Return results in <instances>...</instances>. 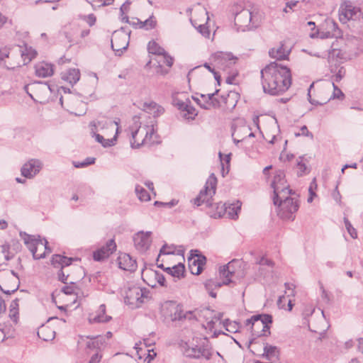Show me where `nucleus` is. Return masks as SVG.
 <instances>
[{
	"label": "nucleus",
	"instance_id": "37998d69",
	"mask_svg": "<svg viewBox=\"0 0 363 363\" xmlns=\"http://www.w3.org/2000/svg\"><path fill=\"white\" fill-rule=\"evenodd\" d=\"M252 320H259V322L263 323L264 326H269V324L272 322V317L269 314H261L252 316Z\"/></svg>",
	"mask_w": 363,
	"mask_h": 363
},
{
	"label": "nucleus",
	"instance_id": "a878e982",
	"mask_svg": "<svg viewBox=\"0 0 363 363\" xmlns=\"http://www.w3.org/2000/svg\"><path fill=\"white\" fill-rule=\"evenodd\" d=\"M18 55H21L22 59V64L23 65L29 63L33 58L35 57L37 52L31 47L25 45L24 47L18 46Z\"/></svg>",
	"mask_w": 363,
	"mask_h": 363
},
{
	"label": "nucleus",
	"instance_id": "79ce46f5",
	"mask_svg": "<svg viewBox=\"0 0 363 363\" xmlns=\"http://www.w3.org/2000/svg\"><path fill=\"white\" fill-rule=\"evenodd\" d=\"M182 111L184 112L183 117L188 120H193L194 119L195 116H197V111L196 108L191 105V102Z\"/></svg>",
	"mask_w": 363,
	"mask_h": 363
},
{
	"label": "nucleus",
	"instance_id": "4d7b16f0",
	"mask_svg": "<svg viewBox=\"0 0 363 363\" xmlns=\"http://www.w3.org/2000/svg\"><path fill=\"white\" fill-rule=\"evenodd\" d=\"M18 309H10L9 317L15 323H17L18 318Z\"/></svg>",
	"mask_w": 363,
	"mask_h": 363
},
{
	"label": "nucleus",
	"instance_id": "f8f14e48",
	"mask_svg": "<svg viewBox=\"0 0 363 363\" xmlns=\"http://www.w3.org/2000/svg\"><path fill=\"white\" fill-rule=\"evenodd\" d=\"M155 129L153 125H140L137 129L132 131V138L130 139V145L132 148H138L150 140L154 134Z\"/></svg>",
	"mask_w": 363,
	"mask_h": 363
},
{
	"label": "nucleus",
	"instance_id": "20e7f679",
	"mask_svg": "<svg viewBox=\"0 0 363 363\" xmlns=\"http://www.w3.org/2000/svg\"><path fill=\"white\" fill-rule=\"evenodd\" d=\"M235 24L245 29L251 30L257 28L262 21V15L254 6L246 8L237 13L235 16Z\"/></svg>",
	"mask_w": 363,
	"mask_h": 363
},
{
	"label": "nucleus",
	"instance_id": "ddd939ff",
	"mask_svg": "<svg viewBox=\"0 0 363 363\" xmlns=\"http://www.w3.org/2000/svg\"><path fill=\"white\" fill-rule=\"evenodd\" d=\"M362 16L359 7L354 5L350 1H344L340 6V21H348L359 19Z\"/></svg>",
	"mask_w": 363,
	"mask_h": 363
},
{
	"label": "nucleus",
	"instance_id": "ea45409f",
	"mask_svg": "<svg viewBox=\"0 0 363 363\" xmlns=\"http://www.w3.org/2000/svg\"><path fill=\"white\" fill-rule=\"evenodd\" d=\"M135 193L141 201H148L150 200V196L147 191L140 185H136Z\"/></svg>",
	"mask_w": 363,
	"mask_h": 363
},
{
	"label": "nucleus",
	"instance_id": "58836bf2",
	"mask_svg": "<svg viewBox=\"0 0 363 363\" xmlns=\"http://www.w3.org/2000/svg\"><path fill=\"white\" fill-rule=\"evenodd\" d=\"M148 52L153 55H162L165 53L164 48L160 47L156 42L150 41L147 45Z\"/></svg>",
	"mask_w": 363,
	"mask_h": 363
},
{
	"label": "nucleus",
	"instance_id": "3c124183",
	"mask_svg": "<svg viewBox=\"0 0 363 363\" xmlns=\"http://www.w3.org/2000/svg\"><path fill=\"white\" fill-rule=\"evenodd\" d=\"M297 167H298V176H302L307 173V167L305 163L302 162V160H300L297 162Z\"/></svg>",
	"mask_w": 363,
	"mask_h": 363
},
{
	"label": "nucleus",
	"instance_id": "2f4dec72",
	"mask_svg": "<svg viewBox=\"0 0 363 363\" xmlns=\"http://www.w3.org/2000/svg\"><path fill=\"white\" fill-rule=\"evenodd\" d=\"M62 79L70 84H75L80 79V72L78 69H69L62 74Z\"/></svg>",
	"mask_w": 363,
	"mask_h": 363
},
{
	"label": "nucleus",
	"instance_id": "bb28decb",
	"mask_svg": "<svg viewBox=\"0 0 363 363\" xmlns=\"http://www.w3.org/2000/svg\"><path fill=\"white\" fill-rule=\"evenodd\" d=\"M200 13L202 16H203V21H205V23L198 24L194 20H191V22L194 27H195L203 36L208 38L210 35V30L206 26V24L209 20L208 11L205 9H201Z\"/></svg>",
	"mask_w": 363,
	"mask_h": 363
},
{
	"label": "nucleus",
	"instance_id": "2eb2a0df",
	"mask_svg": "<svg viewBox=\"0 0 363 363\" xmlns=\"http://www.w3.org/2000/svg\"><path fill=\"white\" fill-rule=\"evenodd\" d=\"M198 250H191L188 257L189 267L193 274H200L206 264V257L198 254Z\"/></svg>",
	"mask_w": 363,
	"mask_h": 363
},
{
	"label": "nucleus",
	"instance_id": "5701e85b",
	"mask_svg": "<svg viewBox=\"0 0 363 363\" xmlns=\"http://www.w3.org/2000/svg\"><path fill=\"white\" fill-rule=\"evenodd\" d=\"M290 52L291 48L286 47L283 43H281L278 46L270 49L269 55L272 58L282 60L288 59Z\"/></svg>",
	"mask_w": 363,
	"mask_h": 363
},
{
	"label": "nucleus",
	"instance_id": "473e14b6",
	"mask_svg": "<svg viewBox=\"0 0 363 363\" xmlns=\"http://www.w3.org/2000/svg\"><path fill=\"white\" fill-rule=\"evenodd\" d=\"M218 91L219 90L217 89L214 93L208 94L207 95L201 94V97L206 100V104H201V106L205 109H208L211 105L214 108H219L220 103L217 99L214 98V95L217 94Z\"/></svg>",
	"mask_w": 363,
	"mask_h": 363
},
{
	"label": "nucleus",
	"instance_id": "a19ab883",
	"mask_svg": "<svg viewBox=\"0 0 363 363\" xmlns=\"http://www.w3.org/2000/svg\"><path fill=\"white\" fill-rule=\"evenodd\" d=\"M184 265L182 263H179L172 267V273L170 274V275L173 277L180 279L182 277H184Z\"/></svg>",
	"mask_w": 363,
	"mask_h": 363
},
{
	"label": "nucleus",
	"instance_id": "f704fd0d",
	"mask_svg": "<svg viewBox=\"0 0 363 363\" xmlns=\"http://www.w3.org/2000/svg\"><path fill=\"white\" fill-rule=\"evenodd\" d=\"M136 24L139 26L140 28H144L147 30L155 28L157 25V21L153 14H152L145 21H140L136 18Z\"/></svg>",
	"mask_w": 363,
	"mask_h": 363
},
{
	"label": "nucleus",
	"instance_id": "0e129e2a",
	"mask_svg": "<svg viewBox=\"0 0 363 363\" xmlns=\"http://www.w3.org/2000/svg\"><path fill=\"white\" fill-rule=\"evenodd\" d=\"M320 290L322 292V294H321L322 298L328 302L330 301L329 294L326 291V290L324 289L323 285H321V286H320Z\"/></svg>",
	"mask_w": 363,
	"mask_h": 363
},
{
	"label": "nucleus",
	"instance_id": "39448f33",
	"mask_svg": "<svg viewBox=\"0 0 363 363\" xmlns=\"http://www.w3.org/2000/svg\"><path fill=\"white\" fill-rule=\"evenodd\" d=\"M19 235L35 259L44 258L46 253L51 252L46 239H40L39 235L36 238L35 235H30L22 231L20 232Z\"/></svg>",
	"mask_w": 363,
	"mask_h": 363
},
{
	"label": "nucleus",
	"instance_id": "e433bc0d",
	"mask_svg": "<svg viewBox=\"0 0 363 363\" xmlns=\"http://www.w3.org/2000/svg\"><path fill=\"white\" fill-rule=\"evenodd\" d=\"M225 285L223 281L214 279H208L205 283V287L208 291L209 295L213 297H216V294L213 292L214 289L220 288L221 286Z\"/></svg>",
	"mask_w": 363,
	"mask_h": 363
},
{
	"label": "nucleus",
	"instance_id": "6e6552de",
	"mask_svg": "<svg viewBox=\"0 0 363 363\" xmlns=\"http://www.w3.org/2000/svg\"><path fill=\"white\" fill-rule=\"evenodd\" d=\"M217 178L214 174H211L208 178L204 189L201 190L199 195L193 199L194 205L199 206L205 203L207 207L212 206L213 196L216 194Z\"/></svg>",
	"mask_w": 363,
	"mask_h": 363
},
{
	"label": "nucleus",
	"instance_id": "864d4df0",
	"mask_svg": "<svg viewBox=\"0 0 363 363\" xmlns=\"http://www.w3.org/2000/svg\"><path fill=\"white\" fill-rule=\"evenodd\" d=\"M301 133H295V135L296 137H298V136H301V135H303V136H307V137H310L311 138H313V135L312 134V133H311L308 130V128L306 125H303L301 128Z\"/></svg>",
	"mask_w": 363,
	"mask_h": 363
},
{
	"label": "nucleus",
	"instance_id": "c85d7f7f",
	"mask_svg": "<svg viewBox=\"0 0 363 363\" xmlns=\"http://www.w3.org/2000/svg\"><path fill=\"white\" fill-rule=\"evenodd\" d=\"M143 110L150 114H152L154 117L162 115L164 111L161 106L154 101L145 102Z\"/></svg>",
	"mask_w": 363,
	"mask_h": 363
},
{
	"label": "nucleus",
	"instance_id": "b1692460",
	"mask_svg": "<svg viewBox=\"0 0 363 363\" xmlns=\"http://www.w3.org/2000/svg\"><path fill=\"white\" fill-rule=\"evenodd\" d=\"M142 278L147 284L152 287L155 286V284L149 282L146 280V278H154L160 286H164L165 278L164 275L159 272L152 270V269H146L143 270L142 272Z\"/></svg>",
	"mask_w": 363,
	"mask_h": 363
},
{
	"label": "nucleus",
	"instance_id": "cd10ccee",
	"mask_svg": "<svg viewBox=\"0 0 363 363\" xmlns=\"http://www.w3.org/2000/svg\"><path fill=\"white\" fill-rule=\"evenodd\" d=\"M36 76L39 77H48L53 74V66L46 62H40L35 66Z\"/></svg>",
	"mask_w": 363,
	"mask_h": 363
},
{
	"label": "nucleus",
	"instance_id": "de8ad7c7",
	"mask_svg": "<svg viewBox=\"0 0 363 363\" xmlns=\"http://www.w3.org/2000/svg\"><path fill=\"white\" fill-rule=\"evenodd\" d=\"M1 276H4V277H11V278H13V279H15V283L16 284H18V274L17 273H16L13 270H4L3 272H1L0 271V277Z\"/></svg>",
	"mask_w": 363,
	"mask_h": 363
},
{
	"label": "nucleus",
	"instance_id": "423d86ee",
	"mask_svg": "<svg viewBox=\"0 0 363 363\" xmlns=\"http://www.w3.org/2000/svg\"><path fill=\"white\" fill-rule=\"evenodd\" d=\"M161 313L165 319L172 322L195 318L193 311H184L183 306L174 301L165 302L162 306Z\"/></svg>",
	"mask_w": 363,
	"mask_h": 363
},
{
	"label": "nucleus",
	"instance_id": "6e6d98bb",
	"mask_svg": "<svg viewBox=\"0 0 363 363\" xmlns=\"http://www.w3.org/2000/svg\"><path fill=\"white\" fill-rule=\"evenodd\" d=\"M257 264L260 266V267H263V266H268L271 268H272L273 267V262L272 261H271L270 259L266 258V257H261L260 259L259 260V262H257Z\"/></svg>",
	"mask_w": 363,
	"mask_h": 363
},
{
	"label": "nucleus",
	"instance_id": "9d476101",
	"mask_svg": "<svg viewBox=\"0 0 363 363\" xmlns=\"http://www.w3.org/2000/svg\"><path fill=\"white\" fill-rule=\"evenodd\" d=\"M285 173L283 170L279 169L275 172L271 186L274 190L273 202L276 205L279 201V198H285V195L292 194V190L289 189V186L286 184L285 179Z\"/></svg>",
	"mask_w": 363,
	"mask_h": 363
},
{
	"label": "nucleus",
	"instance_id": "9b49d317",
	"mask_svg": "<svg viewBox=\"0 0 363 363\" xmlns=\"http://www.w3.org/2000/svg\"><path fill=\"white\" fill-rule=\"evenodd\" d=\"M130 31L122 27L121 30L114 31L111 39V48L118 56H121L127 50L130 40Z\"/></svg>",
	"mask_w": 363,
	"mask_h": 363
},
{
	"label": "nucleus",
	"instance_id": "393cba45",
	"mask_svg": "<svg viewBox=\"0 0 363 363\" xmlns=\"http://www.w3.org/2000/svg\"><path fill=\"white\" fill-rule=\"evenodd\" d=\"M111 316L106 315V305L99 306L95 314L90 315L89 320L90 323H107L111 320Z\"/></svg>",
	"mask_w": 363,
	"mask_h": 363
},
{
	"label": "nucleus",
	"instance_id": "0eeeda50",
	"mask_svg": "<svg viewBox=\"0 0 363 363\" xmlns=\"http://www.w3.org/2000/svg\"><path fill=\"white\" fill-rule=\"evenodd\" d=\"M150 298V292L146 288L138 286L129 287L125 292L124 300L131 308H139L143 303Z\"/></svg>",
	"mask_w": 363,
	"mask_h": 363
},
{
	"label": "nucleus",
	"instance_id": "7ed1b4c3",
	"mask_svg": "<svg viewBox=\"0 0 363 363\" xmlns=\"http://www.w3.org/2000/svg\"><path fill=\"white\" fill-rule=\"evenodd\" d=\"M183 354L191 359L210 360L214 351L207 337H195L182 345Z\"/></svg>",
	"mask_w": 363,
	"mask_h": 363
},
{
	"label": "nucleus",
	"instance_id": "f03ea898",
	"mask_svg": "<svg viewBox=\"0 0 363 363\" xmlns=\"http://www.w3.org/2000/svg\"><path fill=\"white\" fill-rule=\"evenodd\" d=\"M118 122L106 118L93 121L89 123L92 137L103 147L113 146L117 140L118 133Z\"/></svg>",
	"mask_w": 363,
	"mask_h": 363
},
{
	"label": "nucleus",
	"instance_id": "f257e3e1",
	"mask_svg": "<svg viewBox=\"0 0 363 363\" xmlns=\"http://www.w3.org/2000/svg\"><path fill=\"white\" fill-rule=\"evenodd\" d=\"M261 79L264 92L272 96L283 94L291 84L290 69L276 62L261 70Z\"/></svg>",
	"mask_w": 363,
	"mask_h": 363
},
{
	"label": "nucleus",
	"instance_id": "603ef678",
	"mask_svg": "<svg viewBox=\"0 0 363 363\" xmlns=\"http://www.w3.org/2000/svg\"><path fill=\"white\" fill-rule=\"evenodd\" d=\"M174 249H175V247L173 245L169 246L167 245H164L161 248V250L160 251V255H162H162L174 254Z\"/></svg>",
	"mask_w": 363,
	"mask_h": 363
},
{
	"label": "nucleus",
	"instance_id": "052dcab7",
	"mask_svg": "<svg viewBox=\"0 0 363 363\" xmlns=\"http://www.w3.org/2000/svg\"><path fill=\"white\" fill-rule=\"evenodd\" d=\"M84 20L90 26H92L95 24L96 19L94 14H89L88 16H84Z\"/></svg>",
	"mask_w": 363,
	"mask_h": 363
},
{
	"label": "nucleus",
	"instance_id": "dca6fc26",
	"mask_svg": "<svg viewBox=\"0 0 363 363\" xmlns=\"http://www.w3.org/2000/svg\"><path fill=\"white\" fill-rule=\"evenodd\" d=\"M150 231H139L133 235L135 247L140 252H145L152 243Z\"/></svg>",
	"mask_w": 363,
	"mask_h": 363
},
{
	"label": "nucleus",
	"instance_id": "774afa93",
	"mask_svg": "<svg viewBox=\"0 0 363 363\" xmlns=\"http://www.w3.org/2000/svg\"><path fill=\"white\" fill-rule=\"evenodd\" d=\"M18 288V284H16L13 288L11 290H4L3 289L1 288V290L6 294H8V295H10L13 293H14L16 291H17Z\"/></svg>",
	"mask_w": 363,
	"mask_h": 363
},
{
	"label": "nucleus",
	"instance_id": "13d9d810",
	"mask_svg": "<svg viewBox=\"0 0 363 363\" xmlns=\"http://www.w3.org/2000/svg\"><path fill=\"white\" fill-rule=\"evenodd\" d=\"M164 58V63H165L168 67H171L174 63V59L169 56L166 52L162 55Z\"/></svg>",
	"mask_w": 363,
	"mask_h": 363
},
{
	"label": "nucleus",
	"instance_id": "a211bd4d",
	"mask_svg": "<svg viewBox=\"0 0 363 363\" xmlns=\"http://www.w3.org/2000/svg\"><path fill=\"white\" fill-rule=\"evenodd\" d=\"M116 250V245L113 239L109 240L105 245L94 252L93 257L95 261H101L107 258Z\"/></svg>",
	"mask_w": 363,
	"mask_h": 363
},
{
	"label": "nucleus",
	"instance_id": "1a4fd4ad",
	"mask_svg": "<svg viewBox=\"0 0 363 363\" xmlns=\"http://www.w3.org/2000/svg\"><path fill=\"white\" fill-rule=\"evenodd\" d=\"M275 206H278L279 216L284 220H294L295 213L298 210L299 203L296 198L290 197L289 195H285V198H279V201Z\"/></svg>",
	"mask_w": 363,
	"mask_h": 363
},
{
	"label": "nucleus",
	"instance_id": "338daca9",
	"mask_svg": "<svg viewBox=\"0 0 363 363\" xmlns=\"http://www.w3.org/2000/svg\"><path fill=\"white\" fill-rule=\"evenodd\" d=\"M317 189L316 179L314 178L310 184L308 191H315Z\"/></svg>",
	"mask_w": 363,
	"mask_h": 363
},
{
	"label": "nucleus",
	"instance_id": "6ab92c4d",
	"mask_svg": "<svg viewBox=\"0 0 363 363\" xmlns=\"http://www.w3.org/2000/svg\"><path fill=\"white\" fill-rule=\"evenodd\" d=\"M237 262L233 260L228 262L227 264L223 265L219 269L220 276L224 278L223 284L228 285L230 283L234 282L233 278L235 275V265Z\"/></svg>",
	"mask_w": 363,
	"mask_h": 363
},
{
	"label": "nucleus",
	"instance_id": "4c0bfd02",
	"mask_svg": "<svg viewBox=\"0 0 363 363\" xmlns=\"http://www.w3.org/2000/svg\"><path fill=\"white\" fill-rule=\"evenodd\" d=\"M62 291L67 295L74 294L78 296L81 292V289L76 282L69 281V284L63 286Z\"/></svg>",
	"mask_w": 363,
	"mask_h": 363
},
{
	"label": "nucleus",
	"instance_id": "8fccbe9b",
	"mask_svg": "<svg viewBox=\"0 0 363 363\" xmlns=\"http://www.w3.org/2000/svg\"><path fill=\"white\" fill-rule=\"evenodd\" d=\"M9 245L11 246V252L13 251L16 253L21 251L22 247L21 244L17 240H11Z\"/></svg>",
	"mask_w": 363,
	"mask_h": 363
},
{
	"label": "nucleus",
	"instance_id": "4468645a",
	"mask_svg": "<svg viewBox=\"0 0 363 363\" xmlns=\"http://www.w3.org/2000/svg\"><path fill=\"white\" fill-rule=\"evenodd\" d=\"M211 60L218 68L225 70L234 65L238 60L231 52H217L212 55Z\"/></svg>",
	"mask_w": 363,
	"mask_h": 363
},
{
	"label": "nucleus",
	"instance_id": "f3484780",
	"mask_svg": "<svg viewBox=\"0 0 363 363\" xmlns=\"http://www.w3.org/2000/svg\"><path fill=\"white\" fill-rule=\"evenodd\" d=\"M42 167L43 163L40 160L31 159L23 165L21 172L23 177L31 179L40 172Z\"/></svg>",
	"mask_w": 363,
	"mask_h": 363
},
{
	"label": "nucleus",
	"instance_id": "4be33fe9",
	"mask_svg": "<svg viewBox=\"0 0 363 363\" xmlns=\"http://www.w3.org/2000/svg\"><path fill=\"white\" fill-rule=\"evenodd\" d=\"M118 266L121 269L133 272L137 268L136 260L126 253L121 254L118 257Z\"/></svg>",
	"mask_w": 363,
	"mask_h": 363
},
{
	"label": "nucleus",
	"instance_id": "c9c22d12",
	"mask_svg": "<svg viewBox=\"0 0 363 363\" xmlns=\"http://www.w3.org/2000/svg\"><path fill=\"white\" fill-rule=\"evenodd\" d=\"M241 209V203L238 201L236 203L230 204L225 208V212L231 219H236L238 217V213Z\"/></svg>",
	"mask_w": 363,
	"mask_h": 363
},
{
	"label": "nucleus",
	"instance_id": "c03bdc74",
	"mask_svg": "<svg viewBox=\"0 0 363 363\" xmlns=\"http://www.w3.org/2000/svg\"><path fill=\"white\" fill-rule=\"evenodd\" d=\"M173 103L175 106L180 111H184L187 105L190 103V100L186 99L185 101H183L179 98H174L173 99Z\"/></svg>",
	"mask_w": 363,
	"mask_h": 363
},
{
	"label": "nucleus",
	"instance_id": "49530a36",
	"mask_svg": "<svg viewBox=\"0 0 363 363\" xmlns=\"http://www.w3.org/2000/svg\"><path fill=\"white\" fill-rule=\"evenodd\" d=\"M102 337H96L94 339H91L89 341L86 342V347L89 349L99 348L100 345H102Z\"/></svg>",
	"mask_w": 363,
	"mask_h": 363
},
{
	"label": "nucleus",
	"instance_id": "bf43d9fd",
	"mask_svg": "<svg viewBox=\"0 0 363 363\" xmlns=\"http://www.w3.org/2000/svg\"><path fill=\"white\" fill-rule=\"evenodd\" d=\"M2 252L4 253H6L5 255L6 259L7 260L10 259V255L12 254V252H11V246L9 245V243L2 245Z\"/></svg>",
	"mask_w": 363,
	"mask_h": 363
},
{
	"label": "nucleus",
	"instance_id": "7c9ffc66",
	"mask_svg": "<svg viewBox=\"0 0 363 363\" xmlns=\"http://www.w3.org/2000/svg\"><path fill=\"white\" fill-rule=\"evenodd\" d=\"M239 99V95L235 91H230L226 96L222 95V101L225 104L227 108L233 110L237 104Z\"/></svg>",
	"mask_w": 363,
	"mask_h": 363
},
{
	"label": "nucleus",
	"instance_id": "a18cd8bd",
	"mask_svg": "<svg viewBox=\"0 0 363 363\" xmlns=\"http://www.w3.org/2000/svg\"><path fill=\"white\" fill-rule=\"evenodd\" d=\"M344 223H345V228H346L348 233L350 235V236L352 238H357V233L356 229L352 225L351 223L345 217L344 218Z\"/></svg>",
	"mask_w": 363,
	"mask_h": 363
},
{
	"label": "nucleus",
	"instance_id": "09e8293b",
	"mask_svg": "<svg viewBox=\"0 0 363 363\" xmlns=\"http://www.w3.org/2000/svg\"><path fill=\"white\" fill-rule=\"evenodd\" d=\"M333 86L334 90H333V95L330 97V99H343L345 95H344L343 92L341 91V89H339L337 87V86H336L334 83H333Z\"/></svg>",
	"mask_w": 363,
	"mask_h": 363
},
{
	"label": "nucleus",
	"instance_id": "5fc2aeb1",
	"mask_svg": "<svg viewBox=\"0 0 363 363\" xmlns=\"http://www.w3.org/2000/svg\"><path fill=\"white\" fill-rule=\"evenodd\" d=\"M69 277V274H65V272H64V269H60L58 272V279L60 281L63 282L64 284H68V279Z\"/></svg>",
	"mask_w": 363,
	"mask_h": 363
},
{
	"label": "nucleus",
	"instance_id": "c756f323",
	"mask_svg": "<svg viewBox=\"0 0 363 363\" xmlns=\"http://www.w3.org/2000/svg\"><path fill=\"white\" fill-rule=\"evenodd\" d=\"M73 261V258L67 257L60 255H54L52 257V264L54 267H60L64 269L65 267L69 266Z\"/></svg>",
	"mask_w": 363,
	"mask_h": 363
},
{
	"label": "nucleus",
	"instance_id": "412c9836",
	"mask_svg": "<svg viewBox=\"0 0 363 363\" xmlns=\"http://www.w3.org/2000/svg\"><path fill=\"white\" fill-rule=\"evenodd\" d=\"M10 49L9 48L4 47L0 49V66L4 67L8 69L21 67V62H12L10 60Z\"/></svg>",
	"mask_w": 363,
	"mask_h": 363
},
{
	"label": "nucleus",
	"instance_id": "72a5a7b5",
	"mask_svg": "<svg viewBox=\"0 0 363 363\" xmlns=\"http://www.w3.org/2000/svg\"><path fill=\"white\" fill-rule=\"evenodd\" d=\"M279 351L275 346L269 345L266 343L264 346V354L263 356L267 359L273 361L277 359L279 357Z\"/></svg>",
	"mask_w": 363,
	"mask_h": 363
},
{
	"label": "nucleus",
	"instance_id": "680f3d73",
	"mask_svg": "<svg viewBox=\"0 0 363 363\" xmlns=\"http://www.w3.org/2000/svg\"><path fill=\"white\" fill-rule=\"evenodd\" d=\"M333 198L337 203H340L341 195L338 191L337 186L335 187V189L333 193Z\"/></svg>",
	"mask_w": 363,
	"mask_h": 363
},
{
	"label": "nucleus",
	"instance_id": "aec40b11",
	"mask_svg": "<svg viewBox=\"0 0 363 363\" xmlns=\"http://www.w3.org/2000/svg\"><path fill=\"white\" fill-rule=\"evenodd\" d=\"M246 326H250L251 332L252 335H256L257 337L260 336H267L270 334L269 326H264L262 322H259V320H252V318L247 319L245 321Z\"/></svg>",
	"mask_w": 363,
	"mask_h": 363
},
{
	"label": "nucleus",
	"instance_id": "e2e57ef3",
	"mask_svg": "<svg viewBox=\"0 0 363 363\" xmlns=\"http://www.w3.org/2000/svg\"><path fill=\"white\" fill-rule=\"evenodd\" d=\"M101 359V355H99V353H95L90 358L89 363H99Z\"/></svg>",
	"mask_w": 363,
	"mask_h": 363
},
{
	"label": "nucleus",
	"instance_id": "69168bd1",
	"mask_svg": "<svg viewBox=\"0 0 363 363\" xmlns=\"http://www.w3.org/2000/svg\"><path fill=\"white\" fill-rule=\"evenodd\" d=\"M298 1H289L286 3V8H289L290 10H293L295 6L298 4Z\"/></svg>",
	"mask_w": 363,
	"mask_h": 363
}]
</instances>
